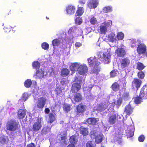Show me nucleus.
Instances as JSON below:
<instances>
[{
  "mask_svg": "<svg viewBox=\"0 0 147 147\" xmlns=\"http://www.w3.org/2000/svg\"><path fill=\"white\" fill-rule=\"evenodd\" d=\"M147 51L146 45L143 43L139 44L138 46L136 51L139 55L145 54Z\"/></svg>",
  "mask_w": 147,
  "mask_h": 147,
  "instance_id": "nucleus-5",
  "label": "nucleus"
},
{
  "mask_svg": "<svg viewBox=\"0 0 147 147\" xmlns=\"http://www.w3.org/2000/svg\"><path fill=\"white\" fill-rule=\"evenodd\" d=\"M60 43V40L57 38L55 39L52 41V44L54 47L58 46Z\"/></svg>",
  "mask_w": 147,
  "mask_h": 147,
  "instance_id": "nucleus-42",
  "label": "nucleus"
},
{
  "mask_svg": "<svg viewBox=\"0 0 147 147\" xmlns=\"http://www.w3.org/2000/svg\"><path fill=\"white\" fill-rule=\"evenodd\" d=\"M3 29L5 32L8 33L11 31V28L9 26H7L4 27L3 28Z\"/></svg>",
  "mask_w": 147,
  "mask_h": 147,
  "instance_id": "nucleus-53",
  "label": "nucleus"
},
{
  "mask_svg": "<svg viewBox=\"0 0 147 147\" xmlns=\"http://www.w3.org/2000/svg\"><path fill=\"white\" fill-rule=\"evenodd\" d=\"M73 98V100L76 102H79L81 101L82 97L81 94L80 93H76Z\"/></svg>",
  "mask_w": 147,
  "mask_h": 147,
  "instance_id": "nucleus-19",
  "label": "nucleus"
},
{
  "mask_svg": "<svg viewBox=\"0 0 147 147\" xmlns=\"http://www.w3.org/2000/svg\"><path fill=\"white\" fill-rule=\"evenodd\" d=\"M42 126L41 120L40 119H38L32 125V130L35 132L38 131L41 129Z\"/></svg>",
  "mask_w": 147,
  "mask_h": 147,
  "instance_id": "nucleus-6",
  "label": "nucleus"
},
{
  "mask_svg": "<svg viewBox=\"0 0 147 147\" xmlns=\"http://www.w3.org/2000/svg\"><path fill=\"white\" fill-rule=\"evenodd\" d=\"M96 118H89L87 119L86 122L89 124L95 125L97 122Z\"/></svg>",
  "mask_w": 147,
  "mask_h": 147,
  "instance_id": "nucleus-28",
  "label": "nucleus"
},
{
  "mask_svg": "<svg viewBox=\"0 0 147 147\" xmlns=\"http://www.w3.org/2000/svg\"><path fill=\"white\" fill-rule=\"evenodd\" d=\"M26 94H23L22 96V99L24 101H25L26 100L28 99V98L26 97Z\"/></svg>",
  "mask_w": 147,
  "mask_h": 147,
  "instance_id": "nucleus-61",
  "label": "nucleus"
},
{
  "mask_svg": "<svg viewBox=\"0 0 147 147\" xmlns=\"http://www.w3.org/2000/svg\"><path fill=\"white\" fill-rule=\"evenodd\" d=\"M115 36L114 34H110L108 35V39L109 41L113 42L116 40Z\"/></svg>",
  "mask_w": 147,
  "mask_h": 147,
  "instance_id": "nucleus-34",
  "label": "nucleus"
},
{
  "mask_svg": "<svg viewBox=\"0 0 147 147\" xmlns=\"http://www.w3.org/2000/svg\"><path fill=\"white\" fill-rule=\"evenodd\" d=\"M69 71L68 69L66 68H63L61 70L60 75L63 77L67 76L69 73Z\"/></svg>",
  "mask_w": 147,
  "mask_h": 147,
  "instance_id": "nucleus-24",
  "label": "nucleus"
},
{
  "mask_svg": "<svg viewBox=\"0 0 147 147\" xmlns=\"http://www.w3.org/2000/svg\"><path fill=\"white\" fill-rule=\"evenodd\" d=\"M129 96V93L127 92H124L123 95V98L124 99H127Z\"/></svg>",
  "mask_w": 147,
  "mask_h": 147,
  "instance_id": "nucleus-54",
  "label": "nucleus"
},
{
  "mask_svg": "<svg viewBox=\"0 0 147 147\" xmlns=\"http://www.w3.org/2000/svg\"><path fill=\"white\" fill-rule=\"evenodd\" d=\"M88 61L90 66H98L100 63L98 59L96 57H90L88 59Z\"/></svg>",
  "mask_w": 147,
  "mask_h": 147,
  "instance_id": "nucleus-7",
  "label": "nucleus"
},
{
  "mask_svg": "<svg viewBox=\"0 0 147 147\" xmlns=\"http://www.w3.org/2000/svg\"><path fill=\"white\" fill-rule=\"evenodd\" d=\"M81 88V85L80 83H74L71 87V90L73 93H77L80 90Z\"/></svg>",
  "mask_w": 147,
  "mask_h": 147,
  "instance_id": "nucleus-13",
  "label": "nucleus"
},
{
  "mask_svg": "<svg viewBox=\"0 0 147 147\" xmlns=\"http://www.w3.org/2000/svg\"><path fill=\"white\" fill-rule=\"evenodd\" d=\"M61 136L60 139H59L60 141H61L62 143L65 144L66 140L67 139V134L65 133H63L62 134H60Z\"/></svg>",
  "mask_w": 147,
  "mask_h": 147,
  "instance_id": "nucleus-32",
  "label": "nucleus"
},
{
  "mask_svg": "<svg viewBox=\"0 0 147 147\" xmlns=\"http://www.w3.org/2000/svg\"><path fill=\"white\" fill-rule=\"evenodd\" d=\"M18 122L15 120H11L9 121L6 123V128L9 131L14 132L18 129Z\"/></svg>",
  "mask_w": 147,
  "mask_h": 147,
  "instance_id": "nucleus-1",
  "label": "nucleus"
},
{
  "mask_svg": "<svg viewBox=\"0 0 147 147\" xmlns=\"http://www.w3.org/2000/svg\"><path fill=\"white\" fill-rule=\"evenodd\" d=\"M145 67L143 63L138 62L136 64V69L141 71L143 70Z\"/></svg>",
  "mask_w": 147,
  "mask_h": 147,
  "instance_id": "nucleus-33",
  "label": "nucleus"
},
{
  "mask_svg": "<svg viewBox=\"0 0 147 147\" xmlns=\"http://www.w3.org/2000/svg\"><path fill=\"white\" fill-rule=\"evenodd\" d=\"M55 92L56 94L58 96L62 95L63 94V91L61 88L59 87H57L56 88Z\"/></svg>",
  "mask_w": 147,
  "mask_h": 147,
  "instance_id": "nucleus-39",
  "label": "nucleus"
},
{
  "mask_svg": "<svg viewBox=\"0 0 147 147\" xmlns=\"http://www.w3.org/2000/svg\"><path fill=\"white\" fill-rule=\"evenodd\" d=\"M100 69L98 67H94L91 70L90 73L91 74L97 75L100 71Z\"/></svg>",
  "mask_w": 147,
  "mask_h": 147,
  "instance_id": "nucleus-38",
  "label": "nucleus"
},
{
  "mask_svg": "<svg viewBox=\"0 0 147 147\" xmlns=\"http://www.w3.org/2000/svg\"><path fill=\"white\" fill-rule=\"evenodd\" d=\"M117 120V117L115 114L111 115L109 118V122L110 124H114Z\"/></svg>",
  "mask_w": 147,
  "mask_h": 147,
  "instance_id": "nucleus-21",
  "label": "nucleus"
},
{
  "mask_svg": "<svg viewBox=\"0 0 147 147\" xmlns=\"http://www.w3.org/2000/svg\"><path fill=\"white\" fill-rule=\"evenodd\" d=\"M26 147H36V146L34 143L32 142L27 145Z\"/></svg>",
  "mask_w": 147,
  "mask_h": 147,
  "instance_id": "nucleus-59",
  "label": "nucleus"
},
{
  "mask_svg": "<svg viewBox=\"0 0 147 147\" xmlns=\"http://www.w3.org/2000/svg\"><path fill=\"white\" fill-rule=\"evenodd\" d=\"M134 109L131 105H127L125 108L124 112L126 115L129 116L133 112Z\"/></svg>",
  "mask_w": 147,
  "mask_h": 147,
  "instance_id": "nucleus-16",
  "label": "nucleus"
},
{
  "mask_svg": "<svg viewBox=\"0 0 147 147\" xmlns=\"http://www.w3.org/2000/svg\"><path fill=\"white\" fill-rule=\"evenodd\" d=\"M86 106L82 103L79 104L77 106L76 109L78 113H82L86 110Z\"/></svg>",
  "mask_w": 147,
  "mask_h": 147,
  "instance_id": "nucleus-11",
  "label": "nucleus"
},
{
  "mask_svg": "<svg viewBox=\"0 0 147 147\" xmlns=\"http://www.w3.org/2000/svg\"><path fill=\"white\" fill-rule=\"evenodd\" d=\"M139 79H143L145 77L144 73L142 71H140L138 72L137 75Z\"/></svg>",
  "mask_w": 147,
  "mask_h": 147,
  "instance_id": "nucleus-40",
  "label": "nucleus"
},
{
  "mask_svg": "<svg viewBox=\"0 0 147 147\" xmlns=\"http://www.w3.org/2000/svg\"><path fill=\"white\" fill-rule=\"evenodd\" d=\"M111 88L113 91L117 92L120 90L119 84L117 82H115L111 85Z\"/></svg>",
  "mask_w": 147,
  "mask_h": 147,
  "instance_id": "nucleus-18",
  "label": "nucleus"
},
{
  "mask_svg": "<svg viewBox=\"0 0 147 147\" xmlns=\"http://www.w3.org/2000/svg\"><path fill=\"white\" fill-rule=\"evenodd\" d=\"M32 66L34 69L37 70L40 68V64L38 61H35L32 63Z\"/></svg>",
  "mask_w": 147,
  "mask_h": 147,
  "instance_id": "nucleus-30",
  "label": "nucleus"
},
{
  "mask_svg": "<svg viewBox=\"0 0 147 147\" xmlns=\"http://www.w3.org/2000/svg\"><path fill=\"white\" fill-rule=\"evenodd\" d=\"M134 135V131H129L127 134V136L129 138H131Z\"/></svg>",
  "mask_w": 147,
  "mask_h": 147,
  "instance_id": "nucleus-57",
  "label": "nucleus"
},
{
  "mask_svg": "<svg viewBox=\"0 0 147 147\" xmlns=\"http://www.w3.org/2000/svg\"><path fill=\"white\" fill-rule=\"evenodd\" d=\"M112 11V7L111 6H109L104 7L103 9V11L104 13H108Z\"/></svg>",
  "mask_w": 147,
  "mask_h": 147,
  "instance_id": "nucleus-35",
  "label": "nucleus"
},
{
  "mask_svg": "<svg viewBox=\"0 0 147 147\" xmlns=\"http://www.w3.org/2000/svg\"><path fill=\"white\" fill-rule=\"evenodd\" d=\"M88 69L87 66L85 64L80 65L79 67L78 72L81 75H84L88 72Z\"/></svg>",
  "mask_w": 147,
  "mask_h": 147,
  "instance_id": "nucleus-9",
  "label": "nucleus"
},
{
  "mask_svg": "<svg viewBox=\"0 0 147 147\" xmlns=\"http://www.w3.org/2000/svg\"><path fill=\"white\" fill-rule=\"evenodd\" d=\"M120 63L118 66L121 69L123 70L127 68L129 65L130 61L128 57H125L120 59Z\"/></svg>",
  "mask_w": 147,
  "mask_h": 147,
  "instance_id": "nucleus-3",
  "label": "nucleus"
},
{
  "mask_svg": "<svg viewBox=\"0 0 147 147\" xmlns=\"http://www.w3.org/2000/svg\"><path fill=\"white\" fill-rule=\"evenodd\" d=\"M75 46L76 47H79L82 45V44L80 42H76L75 44Z\"/></svg>",
  "mask_w": 147,
  "mask_h": 147,
  "instance_id": "nucleus-60",
  "label": "nucleus"
},
{
  "mask_svg": "<svg viewBox=\"0 0 147 147\" xmlns=\"http://www.w3.org/2000/svg\"><path fill=\"white\" fill-rule=\"evenodd\" d=\"M67 147H75L74 144H69Z\"/></svg>",
  "mask_w": 147,
  "mask_h": 147,
  "instance_id": "nucleus-64",
  "label": "nucleus"
},
{
  "mask_svg": "<svg viewBox=\"0 0 147 147\" xmlns=\"http://www.w3.org/2000/svg\"><path fill=\"white\" fill-rule=\"evenodd\" d=\"M88 130L87 127H85L83 126H80L79 129L80 133L84 136H86L88 135Z\"/></svg>",
  "mask_w": 147,
  "mask_h": 147,
  "instance_id": "nucleus-17",
  "label": "nucleus"
},
{
  "mask_svg": "<svg viewBox=\"0 0 147 147\" xmlns=\"http://www.w3.org/2000/svg\"><path fill=\"white\" fill-rule=\"evenodd\" d=\"M90 22L91 24L94 25L97 22L96 18L94 17H93L90 20Z\"/></svg>",
  "mask_w": 147,
  "mask_h": 147,
  "instance_id": "nucleus-47",
  "label": "nucleus"
},
{
  "mask_svg": "<svg viewBox=\"0 0 147 147\" xmlns=\"http://www.w3.org/2000/svg\"><path fill=\"white\" fill-rule=\"evenodd\" d=\"M86 2V0H79V3L81 6H83L85 3Z\"/></svg>",
  "mask_w": 147,
  "mask_h": 147,
  "instance_id": "nucleus-58",
  "label": "nucleus"
},
{
  "mask_svg": "<svg viewBox=\"0 0 147 147\" xmlns=\"http://www.w3.org/2000/svg\"><path fill=\"white\" fill-rule=\"evenodd\" d=\"M115 53L119 57H123L126 55V52L124 49L123 48H119L115 51Z\"/></svg>",
  "mask_w": 147,
  "mask_h": 147,
  "instance_id": "nucleus-12",
  "label": "nucleus"
},
{
  "mask_svg": "<svg viewBox=\"0 0 147 147\" xmlns=\"http://www.w3.org/2000/svg\"><path fill=\"white\" fill-rule=\"evenodd\" d=\"M98 59L99 61L103 62L104 63H109L110 61L111 56L109 53L105 52L104 53L99 52L97 54Z\"/></svg>",
  "mask_w": 147,
  "mask_h": 147,
  "instance_id": "nucleus-2",
  "label": "nucleus"
},
{
  "mask_svg": "<svg viewBox=\"0 0 147 147\" xmlns=\"http://www.w3.org/2000/svg\"><path fill=\"white\" fill-rule=\"evenodd\" d=\"M32 84V82L31 80L29 79L26 80L24 82V85L27 88L30 87Z\"/></svg>",
  "mask_w": 147,
  "mask_h": 147,
  "instance_id": "nucleus-37",
  "label": "nucleus"
},
{
  "mask_svg": "<svg viewBox=\"0 0 147 147\" xmlns=\"http://www.w3.org/2000/svg\"><path fill=\"white\" fill-rule=\"evenodd\" d=\"M67 79L63 78L61 79L60 82L62 85H64L67 82Z\"/></svg>",
  "mask_w": 147,
  "mask_h": 147,
  "instance_id": "nucleus-56",
  "label": "nucleus"
},
{
  "mask_svg": "<svg viewBox=\"0 0 147 147\" xmlns=\"http://www.w3.org/2000/svg\"><path fill=\"white\" fill-rule=\"evenodd\" d=\"M44 71L42 69L36 70L35 74L34 76H35L36 79L41 78L44 77Z\"/></svg>",
  "mask_w": 147,
  "mask_h": 147,
  "instance_id": "nucleus-14",
  "label": "nucleus"
},
{
  "mask_svg": "<svg viewBox=\"0 0 147 147\" xmlns=\"http://www.w3.org/2000/svg\"><path fill=\"white\" fill-rule=\"evenodd\" d=\"M118 72V71L117 70L114 69L112 70L110 73L111 77L113 78L115 77Z\"/></svg>",
  "mask_w": 147,
  "mask_h": 147,
  "instance_id": "nucleus-46",
  "label": "nucleus"
},
{
  "mask_svg": "<svg viewBox=\"0 0 147 147\" xmlns=\"http://www.w3.org/2000/svg\"><path fill=\"white\" fill-rule=\"evenodd\" d=\"M80 65H79L77 63H72L70 67V70L72 71H75L76 70L78 71L79 67Z\"/></svg>",
  "mask_w": 147,
  "mask_h": 147,
  "instance_id": "nucleus-26",
  "label": "nucleus"
},
{
  "mask_svg": "<svg viewBox=\"0 0 147 147\" xmlns=\"http://www.w3.org/2000/svg\"><path fill=\"white\" fill-rule=\"evenodd\" d=\"M50 109L48 108H46L45 109V112L46 114H48L50 112Z\"/></svg>",
  "mask_w": 147,
  "mask_h": 147,
  "instance_id": "nucleus-62",
  "label": "nucleus"
},
{
  "mask_svg": "<svg viewBox=\"0 0 147 147\" xmlns=\"http://www.w3.org/2000/svg\"><path fill=\"white\" fill-rule=\"evenodd\" d=\"M76 138L77 136L76 134L71 136L69 139L70 143L74 144H76L78 142V140Z\"/></svg>",
  "mask_w": 147,
  "mask_h": 147,
  "instance_id": "nucleus-29",
  "label": "nucleus"
},
{
  "mask_svg": "<svg viewBox=\"0 0 147 147\" xmlns=\"http://www.w3.org/2000/svg\"><path fill=\"white\" fill-rule=\"evenodd\" d=\"M147 89V85L145 84L143 86L140 90L139 94L141 96L143 97V99L144 97H145V96H143V94H145L146 89Z\"/></svg>",
  "mask_w": 147,
  "mask_h": 147,
  "instance_id": "nucleus-27",
  "label": "nucleus"
},
{
  "mask_svg": "<svg viewBox=\"0 0 147 147\" xmlns=\"http://www.w3.org/2000/svg\"><path fill=\"white\" fill-rule=\"evenodd\" d=\"M26 115V111L24 109H20L17 113L18 117L20 120L23 119Z\"/></svg>",
  "mask_w": 147,
  "mask_h": 147,
  "instance_id": "nucleus-15",
  "label": "nucleus"
},
{
  "mask_svg": "<svg viewBox=\"0 0 147 147\" xmlns=\"http://www.w3.org/2000/svg\"><path fill=\"white\" fill-rule=\"evenodd\" d=\"M71 106L69 105L65 104L63 107V109L65 112L67 113L71 110Z\"/></svg>",
  "mask_w": 147,
  "mask_h": 147,
  "instance_id": "nucleus-45",
  "label": "nucleus"
},
{
  "mask_svg": "<svg viewBox=\"0 0 147 147\" xmlns=\"http://www.w3.org/2000/svg\"><path fill=\"white\" fill-rule=\"evenodd\" d=\"M75 9V7L72 5H69L66 9L67 13L69 15L73 14L74 13Z\"/></svg>",
  "mask_w": 147,
  "mask_h": 147,
  "instance_id": "nucleus-20",
  "label": "nucleus"
},
{
  "mask_svg": "<svg viewBox=\"0 0 147 147\" xmlns=\"http://www.w3.org/2000/svg\"><path fill=\"white\" fill-rule=\"evenodd\" d=\"M55 119V115L52 113H50L49 115L48 122L49 123H52Z\"/></svg>",
  "mask_w": 147,
  "mask_h": 147,
  "instance_id": "nucleus-31",
  "label": "nucleus"
},
{
  "mask_svg": "<svg viewBox=\"0 0 147 147\" xmlns=\"http://www.w3.org/2000/svg\"><path fill=\"white\" fill-rule=\"evenodd\" d=\"M42 48L44 50H47L49 47V45L46 42H44L42 44Z\"/></svg>",
  "mask_w": 147,
  "mask_h": 147,
  "instance_id": "nucleus-48",
  "label": "nucleus"
},
{
  "mask_svg": "<svg viewBox=\"0 0 147 147\" xmlns=\"http://www.w3.org/2000/svg\"><path fill=\"white\" fill-rule=\"evenodd\" d=\"M142 81L138 78H134L131 82V88L132 90H135L136 89L138 90L140 87Z\"/></svg>",
  "mask_w": 147,
  "mask_h": 147,
  "instance_id": "nucleus-4",
  "label": "nucleus"
},
{
  "mask_svg": "<svg viewBox=\"0 0 147 147\" xmlns=\"http://www.w3.org/2000/svg\"><path fill=\"white\" fill-rule=\"evenodd\" d=\"M145 94H143V96H145V97L143 98V99L146 100L147 99V89H146Z\"/></svg>",
  "mask_w": 147,
  "mask_h": 147,
  "instance_id": "nucleus-63",
  "label": "nucleus"
},
{
  "mask_svg": "<svg viewBox=\"0 0 147 147\" xmlns=\"http://www.w3.org/2000/svg\"><path fill=\"white\" fill-rule=\"evenodd\" d=\"M106 106L104 104H100L98 106L99 109L101 111H103L106 109Z\"/></svg>",
  "mask_w": 147,
  "mask_h": 147,
  "instance_id": "nucleus-52",
  "label": "nucleus"
},
{
  "mask_svg": "<svg viewBox=\"0 0 147 147\" xmlns=\"http://www.w3.org/2000/svg\"><path fill=\"white\" fill-rule=\"evenodd\" d=\"M82 22V19L81 18L78 17L75 19V23L78 25L80 24Z\"/></svg>",
  "mask_w": 147,
  "mask_h": 147,
  "instance_id": "nucleus-49",
  "label": "nucleus"
},
{
  "mask_svg": "<svg viewBox=\"0 0 147 147\" xmlns=\"http://www.w3.org/2000/svg\"><path fill=\"white\" fill-rule=\"evenodd\" d=\"M137 42L136 40H132L131 41L130 44L131 47L134 48L137 45Z\"/></svg>",
  "mask_w": 147,
  "mask_h": 147,
  "instance_id": "nucleus-50",
  "label": "nucleus"
},
{
  "mask_svg": "<svg viewBox=\"0 0 147 147\" xmlns=\"http://www.w3.org/2000/svg\"><path fill=\"white\" fill-rule=\"evenodd\" d=\"M145 137L143 135H141L138 137V140L140 142H143L145 140Z\"/></svg>",
  "mask_w": 147,
  "mask_h": 147,
  "instance_id": "nucleus-55",
  "label": "nucleus"
},
{
  "mask_svg": "<svg viewBox=\"0 0 147 147\" xmlns=\"http://www.w3.org/2000/svg\"><path fill=\"white\" fill-rule=\"evenodd\" d=\"M143 97L141 96L139 94V96L134 98V101L136 104L139 105L143 102Z\"/></svg>",
  "mask_w": 147,
  "mask_h": 147,
  "instance_id": "nucleus-23",
  "label": "nucleus"
},
{
  "mask_svg": "<svg viewBox=\"0 0 147 147\" xmlns=\"http://www.w3.org/2000/svg\"><path fill=\"white\" fill-rule=\"evenodd\" d=\"M98 0H90L88 3V6L90 9H95L98 6Z\"/></svg>",
  "mask_w": 147,
  "mask_h": 147,
  "instance_id": "nucleus-10",
  "label": "nucleus"
},
{
  "mask_svg": "<svg viewBox=\"0 0 147 147\" xmlns=\"http://www.w3.org/2000/svg\"><path fill=\"white\" fill-rule=\"evenodd\" d=\"M102 25L107 28L110 27L112 25V22L111 20H108L107 22H104L102 24Z\"/></svg>",
  "mask_w": 147,
  "mask_h": 147,
  "instance_id": "nucleus-44",
  "label": "nucleus"
},
{
  "mask_svg": "<svg viewBox=\"0 0 147 147\" xmlns=\"http://www.w3.org/2000/svg\"><path fill=\"white\" fill-rule=\"evenodd\" d=\"M92 141H89L86 144V147H94V145Z\"/></svg>",
  "mask_w": 147,
  "mask_h": 147,
  "instance_id": "nucleus-51",
  "label": "nucleus"
},
{
  "mask_svg": "<svg viewBox=\"0 0 147 147\" xmlns=\"http://www.w3.org/2000/svg\"><path fill=\"white\" fill-rule=\"evenodd\" d=\"M103 136L102 134H98L95 137L96 143L97 144L100 143L103 140Z\"/></svg>",
  "mask_w": 147,
  "mask_h": 147,
  "instance_id": "nucleus-22",
  "label": "nucleus"
},
{
  "mask_svg": "<svg viewBox=\"0 0 147 147\" xmlns=\"http://www.w3.org/2000/svg\"><path fill=\"white\" fill-rule=\"evenodd\" d=\"M122 102V98L120 97L117 100L116 102H114L115 104L116 105L117 107V108H119L121 106Z\"/></svg>",
  "mask_w": 147,
  "mask_h": 147,
  "instance_id": "nucleus-43",
  "label": "nucleus"
},
{
  "mask_svg": "<svg viewBox=\"0 0 147 147\" xmlns=\"http://www.w3.org/2000/svg\"><path fill=\"white\" fill-rule=\"evenodd\" d=\"M78 5L77 6L78 9H77L75 15L77 16H81L84 13V8L83 7H79Z\"/></svg>",
  "mask_w": 147,
  "mask_h": 147,
  "instance_id": "nucleus-25",
  "label": "nucleus"
},
{
  "mask_svg": "<svg viewBox=\"0 0 147 147\" xmlns=\"http://www.w3.org/2000/svg\"><path fill=\"white\" fill-rule=\"evenodd\" d=\"M46 99L43 97L38 98L37 102V107L39 109H42L46 104Z\"/></svg>",
  "mask_w": 147,
  "mask_h": 147,
  "instance_id": "nucleus-8",
  "label": "nucleus"
},
{
  "mask_svg": "<svg viewBox=\"0 0 147 147\" xmlns=\"http://www.w3.org/2000/svg\"><path fill=\"white\" fill-rule=\"evenodd\" d=\"M116 37L119 40H121L123 39L124 37V34L122 32H118Z\"/></svg>",
  "mask_w": 147,
  "mask_h": 147,
  "instance_id": "nucleus-41",
  "label": "nucleus"
},
{
  "mask_svg": "<svg viewBox=\"0 0 147 147\" xmlns=\"http://www.w3.org/2000/svg\"><path fill=\"white\" fill-rule=\"evenodd\" d=\"M99 30L102 34H105L107 31V28L102 24L100 26Z\"/></svg>",
  "mask_w": 147,
  "mask_h": 147,
  "instance_id": "nucleus-36",
  "label": "nucleus"
}]
</instances>
